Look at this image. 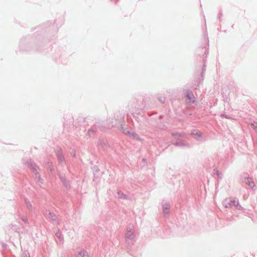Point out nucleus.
Segmentation results:
<instances>
[{
  "instance_id": "nucleus-8",
  "label": "nucleus",
  "mask_w": 257,
  "mask_h": 257,
  "mask_svg": "<svg viewBox=\"0 0 257 257\" xmlns=\"http://www.w3.org/2000/svg\"><path fill=\"white\" fill-rule=\"evenodd\" d=\"M56 235L60 239H61V238L62 237V235L60 233H57Z\"/></svg>"
},
{
  "instance_id": "nucleus-9",
  "label": "nucleus",
  "mask_w": 257,
  "mask_h": 257,
  "mask_svg": "<svg viewBox=\"0 0 257 257\" xmlns=\"http://www.w3.org/2000/svg\"><path fill=\"white\" fill-rule=\"evenodd\" d=\"M25 257H30V256H27V255H26V256H25Z\"/></svg>"
},
{
  "instance_id": "nucleus-7",
  "label": "nucleus",
  "mask_w": 257,
  "mask_h": 257,
  "mask_svg": "<svg viewBox=\"0 0 257 257\" xmlns=\"http://www.w3.org/2000/svg\"><path fill=\"white\" fill-rule=\"evenodd\" d=\"M169 207L168 205H164L163 207V211L165 213L167 214L169 213Z\"/></svg>"
},
{
  "instance_id": "nucleus-4",
  "label": "nucleus",
  "mask_w": 257,
  "mask_h": 257,
  "mask_svg": "<svg viewBox=\"0 0 257 257\" xmlns=\"http://www.w3.org/2000/svg\"><path fill=\"white\" fill-rule=\"evenodd\" d=\"M246 183L250 187H253L255 186L254 183L250 178H248L247 179Z\"/></svg>"
},
{
  "instance_id": "nucleus-6",
  "label": "nucleus",
  "mask_w": 257,
  "mask_h": 257,
  "mask_svg": "<svg viewBox=\"0 0 257 257\" xmlns=\"http://www.w3.org/2000/svg\"><path fill=\"white\" fill-rule=\"evenodd\" d=\"M192 135L194 138L197 139L198 137H200L201 136V134L198 131H194V132L192 133Z\"/></svg>"
},
{
  "instance_id": "nucleus-5",
  "label": "nucleus",
  "mask_w": 257,
  "mask_h": 257,
  "mask_svg": "<svg viewBox=\"0 0 257 257\" xmlns=\"http://www.w3.org/2000/svg\"><path fill=\"white\" fill-rule=\"evenodd\" d=\"M186 97L190 100V101L193 100L194 99V95L192 92L188 91L187 93Z\"/></svg>"
},
{
  "instance_id": "nucleus-1",
  "label": "nucleus",
  "mask_w": 257,
  "mask_h": 257,
  "mask_svg": "<svg viewBox=\"0 0 257 257\" xmlns=\"http://www.w3.org/2000/svg\"><path fill=\"white\" fill-rule=\"evenodd\" d=\"M76 257H89L88 253L84 249L79 250L76 254Z\"/></svg>"
},
{
  "instance_id": "nucleus-3",
  "label": "nucleus",
  "mask_w": 257,
  "mask_h": 257,
  "mask_svg": "<svg viewBox=\"0 0 257 257\" xmlns=\"http://www.w3.org/2000/svg\"><path fill=\"white\" fill-rule=\"evenodd\" d=\"M230 205L234 206L238 210H240L241 208V206L239 204V203L237 201L234 200L231 201L230 203Z\"/></svg>"
},
{
  "instance_id": "nucleus-2",
  "label": "nucleus",
  "mask_w": 257,
  "mask_h": 257,
  "mask_svg": "<svg viewBox=\"0 0 257 257\" xmlns=\"http://www.w3.org/2000/svg\"><path fill=\"white\" fill-rule=\"evenodd\" d=\"M135 237L134 232L132 230H127L125 234V237L127 239H133Z\"/></svg>"
}]
</instances>
